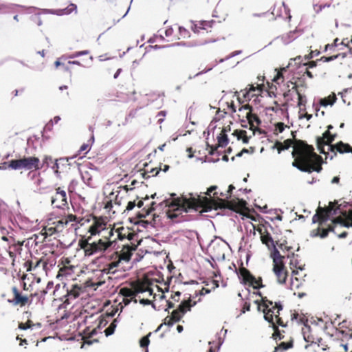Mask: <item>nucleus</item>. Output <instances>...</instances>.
I'll list each match as a JSON object with an SVG mask.
<instances>
[{
    "label": "nucleus",
    "mask_w": 352,
    "mask_h": 352,
    "mask_svg": "<svg viewBox=\"0 0 352 352\" xmlns=\"http://www.w3.org/2000/svg\"><path fill=\"white\" fill-rule=\"evenodd\" d=\"M91 225L87 233L82 235L78 241V247L82 250L84 257L89 258L96 254H104L111 248L113 230L107 227L106 218L91 215Z\"/></svg>",
    "instance_id": "1"
},
{
    "label": "nucleus",
    "mask_w": 352,
    "mask_h": 352,
    "mask_svg": "<svg viewBox=\"0 0 352 352\" xmlns=\"http://www.w3.org/2000/svg\"><path fill=\"white\" fill-rule=\"evenodd\" d=\"M294 139H287L283 142L276 141L275 147L278 153L293 146L292 153L294 161L292 166L302 172L311 173L314 171L320 173L323 162L322 158L314 151L312 145L308 144L305 141L295 139V135L292 133Z\"/></svg>",
    "instance_id": "2"
},
{
    "label": "nucleus",
    "mask_w": 352,
    "mask_h": 352,
    "mask_svg": "<svg viewBox=\"0 0 352 352\" xmlns=\"http://www.w3.org/2000/svg\"><path fill=\"white\" fill-rule=\"evenodd\" d=\"M225 207L223 205H218V204L214 200L208 199L207 197H201L198 195L195 197H182V199L177 198L171 202L168 205V209L166 212L167 217L178 222L180 220L177 219L180 215L184 212H187L189 209H194L196 211L208 212L212 209L217 210V208Z\"/></svg>",
    "instance_id": "3"
},
{
    "label": "nucleus",
    "mask_w": 352,
    "mask_h": 352,
    "mask_svg": "<svg viewBox=\"0 0 352 352\" xmlns=\"http://www.w3.org/2000/svg\"><path fill=\"white\" fill-rule=\"evenodd\" d=\"M257 294L261 296V300H256L255 302L258 305V309L261 310L263 313L264 319L269 322L270 327L274 330L272 338L275 340L283 339V333H285V331H280L278 326L286 327L287 324L280 316V311L283 308L282 303L280 302H273L266 296H262L260 292Z\"/></svg>",
    "instance_id": "4"
},
{
    "label": "nucleus",
    "mask_w": 352,
    "mask_h": 352,
    "mask_svg": "<svg viewBox=\"0 0 352 352\" xmlns=\"http://www.w3.org/2000/svg\"><path fill=\"white\" fill-rule=\"evenodd\" d=\"M154 280L145 276L142 279H138L131 283V288L122 287L120 289L119 294L126 298H135L139 293L148 292L149 296L153 294V285Z\"/></svg>",
    "instance_id": "5"
},
{
    "label": "nucleus",
    "mask_w": 352,
    "mask_h": 352,
    "mask_svg": "<svg viewBox=\"0 0 352 352\" xmlns=\"http://www.w3.org/2000/svg\"><path fill=\"white\" fill-rule=\"evenodd\" d=\"M76 219V215L69 214L60 219H50L47 224L42 230L43 234L46 236L60 233L70 224V222Z\"/></svg>",
    "instance_id": "6"
},
{
    "label": "nucleus",
    "mask_w": 352,
    "mask_h": 352,
    "mask_svg": "<svg viewBox=\"0 0 352 352\" xmlns=\"http://www.w3.org/2000/svg\"><path fill=\"white\" fill-rule=\"evenodd\" d=\"M10 168L12 170H38L42 168L40 165V160L36 157H23L19 160H12L8 162H4L1 168Z\"/></svg>",
    "instance_id": "7"
},
{
    "label": "nucleus",
    "mask_w": 352,
    "mask_h": 352,
    "mask_svg": "<svg viewBox=\"0 0 352 352\" xmlns=\"http://www.w3.org/2000/svg\"><path fill=\"white\" fill-rule=\"evenodd\" d=\"M337 205L338 202L330 201L327 207H318L316 210V213L312 217V222L314 223H318L319 226L321 227L323 223L327 221L330 216L338 214V210H340V206Z\"/></svg>",
    "instance_id": "8"
},
{
    "label": "nucleus",
    "mask_w": 352,
    "mask_h": 352,
    "mask_svg": "<svg viewBox=\"0 0 352 352\" xmlns=\"http://www.w3.org/2000/svg\"><path fill=\"white\" fill-rule=\"evenodd\" d=\"M231 197L230 194L221 192L219 195L218 192H214L213 193V197L209 198L210 199L214 200L216 201L218 205H223L225 207L222 208H229L234 211H239L243 209L245 206L246 202L243 200L239 201L238 203H234L232 201H226V199ZM217 208V209H218Z\"/></svg>",
    "instance_id": "9"
},
{
    "label": "nucleus",
    "mask_w": 352,
    "mask_h": 352,
    "mask_svg": "<svg viewBox=\"0 0 352 352\" xmlns=\"http://www.w3.org/2000/svg\"><path fill=\"white\" fill-rule=\"evenodd\" d=\"M11 291L12 293V298L9 299L8 302L13 305L19 306L21 307L25 305H30L32 303L33 298L38 295L37 292L31 293L30 295L23 294L16 286L12 287Z\"/></svg>",
    "instance_id": "10"
},
{
    "label": "nucleus",
    "mask_w": 352,
    "mask_h": 352,
    "mask_svg": "<svg viewBox=\"0 0 352 352\" xmlns=\"http://www.w3.org/2000/svg\"><path fill=\"white\" fill-rule=\"evenodd\" d=\"M195 305V302L191 304V300L190 298L182 301L179 305L178 308L175 310H173L171 313V315L167 316L164 319V324L168 326H172L175 322H179L183 316L188 311H190V308Z\"/></svg>",
    "instance_id": "11"
},
{
    "label": "nucleus",
    "mask_w": 352,
    "mask_h": 352,
    "mask_svg": "<svg viewBox=\"0 0 352 352\" xmlns=\"http://www.w3.org/2000/svg\"><path fill=\"white\" fill-rule=\"evenodd\" d=\"M241 283L252 287L254 289H260L264 287L263 279L261 277L256 278L251 272L244 267L243 265L239 268L237 272Z\"/></svg>",
    "instance_id": "12"
},
{
    "label": "nucleus",
    "mask_w": 352,
    "mask_h": 352,
    "mask_svg": "<svg viewBox=\"0 0 352 352\" xmlns=\"http://www.w3.org/2000/svg\"><path fill=\"white\" fill-rule=\"evenodd\" d=\"M346 321L344 320L343 322L339 323V327L335 329L334 333H331L329 331H328V329L331 327H333V323L331 321L325 322L323 329L327 334L330 335L331 336H335L337 340H340L342 342H344L352 338V333L351 332V329H342L346 327Z\"/></svg>",
    "instance_id": "13"
},
{
    "label": "nucleus",
    "mask_w": 352,
    "mask_h": 352,
    "mask_svg": "<svg viewBox=\"0 0 352 352\" xmlns=\"http://www.w3.org/2000/svg\"><path fill=\"white\" fill-rule=\"evenodd\" d=\"M110 229H112L113 230L111 247L116 244L118 240L122 241L124 239H127L129 241L128 243H130L134 237L137 236V234L131 231L129 228L122 226L115 229L114 228L111 227Z\"/></svg>",
    "instance_id": "14"
},
{
    "label": "nucleus",
    "mask_w": 352,
    "mask_h": 352,
    "mask_svg": "<svg viewBox=\"0 0 352 352\" xmlns=\"http://www.w3.org/2000/svg\"><path fill=\"white\" fill-rule=\"evenodd\" d=\"M51 204L54 208L60 209L67 208V195L60 187L56 188V192L51 197Z\"/></svg>",
    "instance_id": "15"
},
{
    "label": "nucleus",
    "mask_w": 352,
    "mask_h": 352,
    "mask_svg": "<svg viewBox=\"0 0 352 352\" xmlns=\"http://www.w3.org/2000/svg\"><path fill=\"white\" fill-rule=\"evenodd\" d=\"M86 292V286L82 284L74 283L67 288L65 304H70L71 301L78 298L81 294Z\"/></svg>",
    "instance_id": "16"
},
{
    "label": "nucleus",
    "mask_w": 352,
    "mask_h": 352,
    "mask_svg": "<svg viewBox=\"0 0 352 352\" xmlns=\"http://www.w3.org/2000/svg\"><path fill=\"white\" fill-rule=\"evenodd\" d=\"M138 244L133 242L124 244L120 250H118L119 259L125 264L129 263L131 259L133 253L136 250Z\"/></svg>",
    "instance_id": "17"
},
{
    "label": "nucleus",
    "mask_w": 352,
    "mask_h": 352,
    "mask_svg": "<svg viewBox=\"0 0 352 352\" xmlns=\"http://www.w3.org/2000/svg\"><path fill=\"white\" fill-rule=\"evenodd\" d=\"M24 267L26 269L27 272L36 271L39 269L46 272L47 262L44 258H41L39 259L37 258H32L25 262Z\"/></svg>",
    "instance_id": "18"
},
{
    "label": "nucleus",
    "mask_w": 352,
    "mask_h": 352,
    "mask_svg": "<svg viewBox=\"0 0 352 352\" xmlns=\"http://www.w3.org/2000/svg\"><path fill=\"white\" fill-rule=\"evenodd\" d=\"M214 24V21H201L192 26V30L195 33L201 35L211 34L213 32V25Z\"/></svg>",
    "instance_id": "19"
},
{
    "label": "nucleus",
    "mask_w": 352,
    "mask_h": 352,
    "mask_svg": "<svg viewBox=\"0 0 352 352\" xmlns=\"http://www.w3.org/2000/svg\"><path fill=\"white\" fill-rule=\"evenodd\" d=\"M273 272L276 275L277 281L280 284H284L288 276V272L284 263H280L277 261L273 265Z\"/></svg>",
    "instance_id": "20"
},
{
    "label": "nucleus",
    "mask_w": 352,
    "mask_h": 352,
    "mask_svg": "<svg viewBox=\"0 0 352 352\" xmlns=\"http://www.w3.org/2000/svg\"><path fill=\"white\" fill-rule=\"evenodd\" d=\"M124 265L121 260L118 258L116 261L106 263L102 272L106 274L113 275L118 272L125 271L126 269Z\"/></svg>",
    "instance_id": "21"
},
{
    "label": "nucleus",
    "mask_w": 352,
    "mask_h": 352,
    "mask_svg": "<svg viewBox=\"0 0 352 352\" xmlns=\"http://www.w3.org/2000/svg\"><path fill=\"white\" fill-rule=\"evenodd\" d=\"M248 87L245 88V89L241 91L243 93V98L245 100H250L251 98L259 95L263 90L265 85L263 83H260L257 84L256 86H254V85H248Z\"/></svg>",
    "instance_id": "22"
},
{
    "label": "nucleus",
    "mask_w": 352,
    "mask_h": 352,
    "mask_svg": "<svg viewBox=\"0 0 352 352\" xmlns=\"http://www.w3.org/2000/svg\"><path fill=\"white\" fill-rule=\"evenodd\" d=\"M218 144L217 146H210V151L208 153L210 155H213L215 151L217 149L219 146H226L228 144V138L227 135L226 134V129H223L219 135L217 137Z\"/></svg>",
    "instance_id": "23"
},
{
    "label": "nucleus",
    "mask_w": 352,
    "mask_h": 352,
    "mask_svg": "<svg viewBox=\"0 0 352 352\" xmlns=\"http://www.w3.org/2000/svg\"><path fill=\"white\" fill-rule=\"evenodd\" d=\"M329 232H335L334 224L329 225L327 228H322L318 226V228L311 231V236L314 237L320 236V238H325L328 236Z\"/></svg>",
    "instance_id": "24"
},
{
    "label": "nucleus",
    "mask_w": 352,
    "mask_h": 352,
    "mask_svg": "<svg viewBox=\"0 0 352 352\" xmlns=\"http://www.w3.org/2000/svg\"><path fill=\"white\" fill-rule=\"evenodd\" d=\"M330 151L333 152L335 155H336V151L342 154L349 153L351 151V146L349 144L340 141L336 144L330 145Z\"/></svg>",
    "instance_id": "25"
},
{
    "label": "nucleus",
    "mask_w": 352,
    "mask_h": 352,
    "mask_svg": "<svg viewBox=\"0 0 352 352\" xmlns=\"http://www.w3.org/2000/svg\"><path fill=\"white\" fill-rule=\"evenodd\" d=\"M25 241H22L20 243H15L12 246L4 247L5 249L9 254V256L12 258L13 261L17 254H20L22 250V246L23 245Z\"/></svg>",
    "instance_id": "26"
},
{
    "label": "nucleus",
    "mask_w": 352,
    "mask_h": 352,
    "mask_svg": "<svg viewBox=\"0 0 352 352\" xmlns=\"http://www.w3.org/2000/svg\"><path fill=\"white\" fill-rule=\"evenodd\" d=\"M247 121L248 122V124H250V129L251 130H252L254 132L255 131H259L260 133H263V131L260 129L258 128V126L261 123V121L256 114L253 113L252 111H251L250 117L248 118Z\"/></svg>",
    "instance_id": "27"
},
{
    "label": "nucleus",
    "mask_w": 352,
    "mask_h": 352,
    "mask_svg": "<svg viewBox=\"0 0 352 352\" xmlns=\"http://www.w3.org/2000/svg\"><path fill=\"white\" fill-rule=\"evenodd\" d=\"M238 116L241 122H245L250 117L251 111H252V107L248 104L241 106L239 109Z\"/></svg>",
    "instance_id": "28"
},
{
    "label": "nucleus",
    "mask_w": 352,
    "mask_h": 352,
    "mask_svg": "<svg viewBox=\"0 0 352 352\" xmlns=\"http://www.w3.org/2000/svg\"><path fill=\"white\" fill-rule=\"evenodd\" d=\"M3 236H1V239L4 241L8 242V246H12L15 243H20L21 241H23V239H16V236L14 235L13 231L8 232L7 234H4V229L1 231Z\"/></svg>",
    "instance_id": "29"
},
{
    "label": "nucleus",
    "mask_w": 352,
    "mask_h": 352,
    "mask_svg": "<svg viewBox=\"0 0 352 352\" xmlns=\"http://www.w3.org/2000/svg\"><path fill=\"white\" fill-rule=\"evenodd\" d=\"M331 135V132L329 130H327L323 134L322 137H318L316 140L317 147L320 153L326 155V152L324 151V146L326 142H324Z\"/></svg>",
    "instance_id": "30"
},
{
    "label": "nucleus",
    "mask_w": 352,
    "mask_h": 352,
    "mask_svg": "<svg viewBox=\"0 0 352 352\" xmlns=\"http://www.w3.org/2000/svg\"><path fill=\"white\" fill-rule=\"evenodd\" d=\"M75 267L74 265H64L59 269L57 278L72 276L74 273Z\"/></svg>",
    "instance_id": "31"
},
{
    "label": "nucleus",
    "mask_w": 352,
    "mask_h": 352,
    "mask_svg": "<svg viewBox=\"0 0 352 352\" xmlns=\"http://www.w3.org/2000/svg\"><path fill=\"white\" fill-rule=\"evenodd\" d=\"M92 214L85 217H78L76 216V219L74 221L70 222L71 228L77 230L80 226H84L87 223H90V218Z\"/></svg>",
    "instance_id": "32"
},
{
    "label": "nucleus",
    "mask_w": 352,
    "mask_h": 352,
    "mask_svg": "<svg viewBox=\"0 0 352 352\" xmlns=\"http://www.w3.org/2000/svg\"><path fill=\"white\" fill-rule=\"evenodd\" d=\"M161 170V168H151V170H148V165L145 164L144 172L142 173L143 178L148 179L151 176H156L159 172Z\"/></svg>",
    "instance_id": "33"
},
{
    "label": "nucleus",
    "mask_w": 352,
    "mask_h": 352,
    "mask_svg": "<svg viewBox=\"0 0 352 352\" xmlns=\"http://www.w3.org/2000/svg\"><path fill=\"white\" fill-rule=\"evenodd\" d=\"M232 135L236 137L238 140H241L244 144H248L251 138V136L247 135V131L245 130H234Z\"/></svg>",
    "instance_id": "34"
},
{
    "label": "nucleus",
    "mask_w": 352,
    "mask_h": 352,
    "mask_svg": "<svg viewBox=\"0 0 352 352\" xmlns=\"http://www.w3.org/2000/svg\"><path fill=\"white\" fill-rule=\"evenodd\" d=\"M262 243L267 246L268 248H275V245L270 234L265 230V233L261 236Z\"/></svg>",
    "instance_id": "35"
},
{
    "label": "nucleus",
    "mask_w": 352,
    "mask_h": 352,
    "mask_svg": "<svg viewBox=\"0 0 352 352\" xmlns=\"http://www.w3.org/2000/svg\"><path fill=\"white\" fill-rule=\"evenodd\" d=\"M346 56H347L346 53H339L336 55H333V56H322L320 58L318 59L317 61L329 62V61L336 60L337 58L344 60L345 58H346Z\"/></svg>",
    "instance_id": "36"
},
{
    "label": "nucleus",
    "mask_w": 352,
    "mask_h": 352,
    "mask_svg": "<svg viewBox=\"0 0 352 352\" xmlns=\"http://www.w3.org/2000/svg\"><path fill=\"white\" fill-rule=\"evenodd\" d=\"M337 98L334 93H332L331 95H329L327 98H324L321 100L320 104L322 106H327V105H332L335 103Z\"/></svg>",
    "instance_id": "37"
},
{
    "label": "nucleus",
    "mask_w": 352,
    "mask_h": 352,
    "mask_svg": "<svg viewBox=\"0 0 352 352\" xmlns=\"http://www.w3.org/2000/svg\"><path fill=\"white\" fill-rule=\"evenodd\" d=\"M293 347V341L290 340L289 342H282L277 346L275 347L274 351L273 352H277L278 351H285Z\"/></svg>",
    "instance_id": "38"
},
{
    "label": "nucleus",
    "mask_w": 352,
    "mask_h": 352,
    "mask_svg": "<svg viewBox=\"0 0 352 352\" xmlns=\"http://www.w3.org/2000/svg\"><path fill=\"white\" fill-rule=\"evenodd\" d=\"M174 30L172 28H167L164 30V35L167 42H174L177 41V35H175Z\"/></svg>",
    "instance_id": "39"
},
{
    "label": "nucleus",
    "mask_w": 352,
    "mask_h": 352,
    "mask_svg": "<svg viewBox=\"0 0 352 352\" xmlns=\"http://www.w3.org/2000/svg\"><path fill=\"white\" fill-rule=\"evenodd\" d=\"M77 6L74 3H70L67 8L58 10V13L60 14H69L72 12L75 11L76 12Z\"/></svg>",
    "instance_id": "40"
},
{
    "label": "nucleus",
    "mask_w": 352,
    "mask_h": 352,
    "mask_svg": "<svg viewBox=\"0 0 352 352\" xmlns=\"http://www.w3.org/2000/svg\"><path fill=\"white\" fill-rule=\"evenodd\" d=\"M292 320H296L298 323L303 324L306 325V322H307L308 320L304 315H300L298 313H294L292 315Z\"/></svg>",
    "instance_id": "41"
},
{
    "label": "nucleus",
    "mask_w": 352,
    "mask_h": 352,
    "mask_svg": "<svg viewBox=\"0 0 352 352\" xmlns=\"http://www.w3.org/2000/svg\"><path fill=\"white\" fill-rule=\"evenodd\" d=\"M274 250L273 252L272 253V257L273 258V265L275 264V261H278L280 263H284L283 259L285 258V256H281L279 251L276 249L275 248H273Z\"/></svg>",
    "instance_id": "42"
},
{
    "label": "nucleus",
    "mask_w": 352,
    "mask_h": 352,
    "mask_svg": "<svg viewBox=\"0 0 352 352\" xmlns=\"http://www.w3.org/2000/svg\"><path fill=\"white\" fill-rule=\"evenodd\" d=\"M298 106L300 108V111L305 110V104L307 99L305 96H302L300 92H298Z\"/></svg>",
    "instance_id": "43"
},
{
    "label": "nucleus",
    "mask_w": 352,
    "mask_h": 352,
    "mask_svg": "<svg viewBox=\"0 0 352 352\" xmlns=\"http://www.w3.org/2000/svg\"><path fill=\"white\" fill-rule=\"evenodd\" d=\"M117 326V319H114L110 325L104 330L105 335L107 336L112 335Z\"/></svg>",
    "instance_id": "44"
},
{
    "label": "nucleus",
    "mask_w": 352,
    "mask_h": 352,
    "mask_svg": "<svg viewBox=\"0 0 352 352\" xmlns=\"http://www.w3.org/2000/svg\"><path fill=\"white\" fill-rule=\"evenodd\" d=\"M178 30H179V35H177V41L182 39V38H188L190 36L189 32L184 28L179 27Z\"/></svg>",
    "instance_id": "45"
},
{
    "label": "nucleus",
    "mask_w": 352,
    "mask_h": 352,
    "mask_svg": "<svg viewBox=\"0 0 352 352\" xmlns=\"http://www.w3.org/2000/svg\"><path fill=\"white\" fill-rule=\"evenodd\" d=\"M155 205H156V203L155 201H152L151 204V206L148 208H147V210H145V213H144V214H142V213L138 214V218H139V219L144 218L147 215L151 214L153 211L155 210Z\"/></svg>",
    "instance_id": "46"
},
{
    "label": "nucleus",
    "mask_w": 352,
    "mask_h": 352,
    "mask_svg": "<svg viewBox=\"0 0 352 352\" xmlns=\"http://www.w3.org/2000/svg\"><path fill=\"white\" fill-rule=\"evenodd\" d=\"M119 257L120 256H119L118 250L108 253L105 256V258L107 259V261L108 262L116 261V260H118V258H119Z\"/></svg>",
    "instance_id": "47"
},
{
    "label": "nucleus",
    "mask_w": 352,
    "mask_h": 352,
    "mask_svg": "<svg viewBox=\"0 0 352 352\" xmlns=\"http://www.w3.org/2000/svg\"><path fill=\"white\" fill-rule=\"evenodd\" d=\"M291 84L294 85L293 87H292L291 89H289L287 91L285 92L283 94V96L284 98L288 101L289 99V96L290 95V93L292 91H294L296 93V94L298 95V92H300L298 89V87L299 85H298L296 82H292V81L289 82Z\"/></svg>",
    "instance_id": "48"
},
{
    "label": "nucleus",
    "mask_w": 352,
    "mask_h": 352,
    "mask_svg": "<svg viewBox=\"0 0 352 352\" xmlns=\"http://www.w3.org/2000/svg\"><path fill=\"white\" fill-rule=\"evenodd\" d=\"M34 326V324L31 320H28L26 322H19L18 327L21 330H26L31 329Z\"/></svg>",
    "instance_id": "49"
},
{
    "label": "nucleus",
    "mask_w": 352,
    "mask_h": 352,
    "mask_svg": "<svg viewBox=\"0 0 352 352\" xmlns=\"http://www.w3.org/2000/svg\"><path fill=\"white\" fill-rule=\"evenodd\" d=\"M204 283L209 287L210 289L212 290H214L216 288L219 287V280H207V281H204Z\"/></svg>",
    "instance_id": "50"
},
{
    "label": "nucleus",
    "mask_w": 352,
    "mask_h": 352,
    "mask_svg": "<svg viewBox=\"0 0 352 352\" xmlns=\"http://www.w3.org/2000/svg\"><path fill=\"white\" fill-rule=\"evenodd\" d=\"M287 71V67H283L280 68L279 71H278L276 75L274 77L273 80L274 82H278L279 80H281L282 82H283V72Z\"/></svg>",
    "instance_id": "51"
},
{
    "label": "nucleus",
    "mask_w": 352,
    "mask_h": 352,
    "mask_svg": "<svg viewBox=\"0 0 352 352\" xmlns=\"http://www.w3.org/2000/svg\"><path fill=\"white\" fill-rule=\"evenodd\" d=\"M30 20L32 23H34V24H36L38 26L41 25L43 23L42 20H41V16L39 14L31 16Z\"/></svg>",
    "instance_id": "52"
},
{
    "label": "nucleus",
    "mask_w": 352,
    "mask_h": 352,
    "mask_svg": "<svg viewBox=\"0 0 352 352\" xmlns=\"http://www.w3.org/2000/svg\"><path fill=\"white\" fill-rule=\"evenodd\" d=\"M338 41H339V38H336L334 39V41L332 43L327 44L324 46V52H326L328 50H332L333 49H334L336 47H337L338 45Z\"/></svg>",
    "instance_id": "53"
},
{
    "label": "nucleus",
    "mask_w": 352,
    "mask_h": 352,
    "mask_svg": "<svg viewBox=\"0 0 352 352\" xmlns=\"http://www.w3.org/2000/svg\"><path fill=\"white\" fill-rule=\"evenodd\" d=\"M151 335V333H149L148 335L146 336H144L142 337L140 340V346L142 347V348H147L149 343H150V340H149V338H148V336Z\"/></svg>",
    "instance_id": "54"
},
{
    "label": "nucleus",
    "mask_w": 352,
    "mask_h": 352,
    "mask_svg": "<svg viewBox=\"0 0 352 352\" xmlns=\"http://www.w3.org/2000/svg\"><path fill=\"white\" fill-rule=\"evenodd\" d=\"M305 340L307 342L316 343L315 338L311 335L310 332H303Z\"/></svg>",
    "instance_id": "55"
},
{
    "label": "nucleus",
    "mask_w": 352,
    "mask_h": 352,
    "mask_svg": "<svg viewBox=\"0 0 352 352\" xmlns=\"http://www.w3.org/2000/svg\"><path fill=\"white\" fill-rule=\"evenodd\" d=\"M90 149V145L88 143H84L79 149V153H86Z\"/></svg>",
    "instance_id": "56"
},
{
    "label": "nucleus",
    "mask_w": 352,
    "mask_h": 352,
    "mask_svg": "<svg viewBox=\"0 0 352 352\" xmlns=\"http://www.w3.org/2000/svg\"><path fill=\"white\" fill-rule=\"evenodd\" d=\"M336 137V134H331L324 142H326L325 145L329 146V151H330V145H332L331 143L334 141L335 138Z\"/></svg>",
    "instance_id": "57"
},
{
    "label": "nucleus",
    "mask_w": 352,
    "mask_h": 352,
    "mask_svg": "<svg viewBox=\"0 0 352 352\" xmlns=\"http://www.w3.org/2000/svg\"><path fill=\"white\" fill-rule=\"evenodd\" d=\"M344 222V219L342 217H336L334 218L333 220H332V223L336 225V224H340L342 226V223Z\"/></svg>",
    "instance_id": "58"
},
{
    "label": "nucleus",
    "mask_w": 352,
    "mask_h": 352,
    "mask_svg": "<svg viewBox=\"0 0 352 352\" xmlns=\"http://www.w3.org/2000/svg\"><path fill=\"white\" fill-rule=\"evenodd\" d=\"M285 125L283 122H278L276 125V131L282 133L285 129Z\"/></svg>",
    "instance_id": "59"
},
{
    "label": "nucleus",
    "mask_w": 352,
    "mask_h": 352,
    "mask_svg": "<svg viewBox=\"0 0 352 352\" xmlns=\"http://www.w3.org/2000/svg\"><path fill=\"white\" fill-rule=\"evenodd\" d=\"M135 206H136V204H135V201H129L128 204H127V206H126V208H125V210L124 211V212L126 210L130 211V210H133Z\"/></svg>",
    "instance_id": "60"
},
{
    "label": "nucleus",
    "mask_w": 352,
    "mask_h": 352,
    "mask_svg": "<svg viewBox=\"0 0 352 352\" xmlns=\"http://www.w3.org/2000/svg\"><path fill=\"white\" fill-rule=\"evenodd\" d=\"M52 165L51 166V168L54 170V171L56 173L59 172V166H58V160H56L54 162H52Z\"/></svg>",
    "instance_id": "61"
},
{
    "label": "nucleus",
    "mask_w": 352,
    "mask_h": 352,
    "mask_svg": "<svg viewBox=\"0 0 352 352\" xmlns=\"http://www.w3.org/2000/svg\"><path fill=\"white\" fill-rule=\"evenodd\" d=\"M53 162V159L50 156H45L43 159V164H45L47 166H50V164H52Z\"/></svg>",
    "instance_id": "62"
},
{
    "label": "nucleus",
    "mask_w": 352,
    "mask_h": 352,
    "mask_svg": "<svg viewBox=\"0 0 352 352\" xmlns=\"http://www.w3.org/2000/svg\"><path fill=\"white\" fill-rule=\"evenodd\" d=\"M256 230L259 232V234L261 236L265 233V230H267L263 225H258L256 228Z\"/></svg>",
    "instance_id": "63"
},
{
    "label": "nucleus",
    "mask_w": 352,
    "mask_h": 352,
    "mask_svg": "<svg viewBox=\"0 0 352 352\" xmlns=\"http://www.w3.org/2000/svg\"><path fill=\"white\" fill-rule=\"evenodd\" d=\"M250 310V303L245 302L242 308V313H245L246 311H249Z\"/></svg>",
    "instance_id": "64"
}]
</instances>
